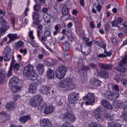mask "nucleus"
Listing matches in <instances>:
<instances>
[{
    "label": "nucleus",
    "instance_id": "obj_48",
    "mask_svg": "<svg viewBox=\"0 0 127 127\" xmlns=\"http://www.w3.org/2000/svg\"><path fill=\"white\" fill-rule=\"evenodd\" d=\"M89 127H101V125L95 123H91L89 124Z\"/></svg>",
    "mask_w": 127,
    "mask_h": 127
},
{
    "label": "nucleus",
    "instance_id": "obj_63",
    "mask_svg": "<svg viewBox=\"0 0 127 127\" xmlns=\"http://www.w3.org/2000/svg\"><path fill=\"white\" fill-rule=\"evenodd\" d=\"M42 52L45 55H47V56L50 55V54L47 51H46V50H45L44 48H42Z\"/></svg>",
    "mask_w": 127,
    "mask_h": 127
},
{
    "label": "nucleus",
    "instance_id": "obj_2",
    "mask_svg": "<svg viewBox=\"0 0 127 127\" xmlns=\"http://www.w3.org/2000/svg\"><path fill=\"white\" fill-rule=\"evenodd\" d=\"M37 29L38 38L40 40L41 42H42V43L48 42V41H47V37H49L50 35H51L50 31L48 30L45 31L44 33V35L42 36L43 33V30H42V29H43V26L40 24L38 25Z\"/></svg>",
    "mask_w": 127,
    "mask_h": 127
},
{
    "label": "nucleus",
    "instance_id": "obj_21",
    "mask_svg": "<svg viewBox=\"0 0 127 127\" xmlns=\"http://www.w3.org/2000/svg\"><path fill=\"white\" fill-rule=\"evenodd\" d=\"M99 67L104 69V70H111L113 68V65L111 64H105L103 63L98 64Z\"/></svg>",
    "mask_w": 127,
    "mask_h": 127
},
{
    "label": "nucleus",
    "instance_id": "obj_57",
    "mask_svg": "<svg viewBox=\"0 0 127 127\" xmlns=\"http://www.w3.org/2000/svg\"><path fill=\"white\" fill-rule=\"evenodd\" d=\"M114 90H115L116 92H120V88H119V85L115 84L112 87Z\"/></svg>",
    "mask_w": 127,
    "mask_h": 127
},
{
    "label": "nucleus",
    "instance_id": "obj_60",
    "mask_svg": "<svg viewBox=\"0 0 127 127\" xmlns=\"http://www.w3.org/2000/svg\"><path fill=\"white\" fill-rule=\"evenodd\" d=\"M13 68L14 70H19V68H20V64H15L14 65Z\"/></svg>",
    "mask_w": 127,
    "mask_h": 127
},
{
    "label": "nucleus",
    "instance_id": "obj_45",
    "mask_svg": "<svg viewBox=\"0 0 127 127\" xmlns=\"http://www.w3.org/2000/svg\"><path fill=\"white\" fill-rule=\"evenodd\" d=\"M66 37H67L66 35H63L62 37H61L59 40H58V43H62L64 40L66 39Z\"/></svg>",
    "mask_w": 127,
    "mask_h": 127
},
{
    "label": "nucleus",
    "instance_id": "obj_16",
    "mask_svg": "<svg viewBox=\"0 0 127 127\" xmlns=\"http://www.w3.org/2000/svg\"><path fill=\"white\" fill-rule=\"evenodd\" d=\"M54 111H55V107L53 106H49L45 108L44 113L45 114V115H49V114H52V113H53Z\"/></svg>",
    "mask_w": 127,
    "mask_h": 127
},
{
    "label": "nucleus",
    "instance_id": "obj_19",
    "mask_svg": "<svg viewBox=\"0 0 127 127\" xmlns=\"http://www.w3.org/2000/svg\"><path fill=\"white\" fill-rule=\"evenodd\" d=\"M127 106V104L125 103V101L122 102H115L114 103V107L115 109H123Z\"/></svg>",
    "mask_w": 127,
    "mask_h": 127
},
{
    "label": "nucleus",
    "instance_id": "obj_27",
    "mask_svg": "<svg viewBox=\"0 0 127 127\" xmlns=\"http://www.w3.org/2000/svg\"><path fill=\"white\" fill-rule=\"evenodd\" d=\"M102 104L104 107V108H106V109H109V110H112L113 109V106L109 101L107 100H102Z\"/></svg>",
    "mask_w": 127,
    "mask_h": 127
},
{
    "label": "nucleus",
    "instance_id": "obj_51",
    "mask_svg": "<svg viewBox=\"0 0 127 127\" xmlns=\"http://www.w3.org/2000/svg\"><path fill=\"white\" fill-rule=\"evenodd\" d=\"M42 44H43V45L45 46V47H46V48H47V49H48L50 52H51V53H53V51H52V49H51V48H49V46H47V42L42 43Z\"/></svg>",
    "mask_w": 127,
    "mask_h": 127
},
{
    "label": "nucleus",
    "instance_id": "obj_52",
    "mask_svg": "<svg viewBox=\"0 0 127 127\" xmlns=\"http://www.w3.org/2000/svg\"><path fill=\"white\" fill-rule=\"evenodd\" d=\"M89 67L90 68H92V69H97V68L98 67V65H97V64L94 63H91L89 64Z\"/></svg>",
    "mask_w": 127,
    "mask_h": 127
},
{
    "label": "nucleus",
    "instance_id": "obj_40",
    "mask_svg": "<svg viewBox=\"0 0 127 127\" xmlns=\"http://www.w3.org/2000/svg\"><path fill=\"white\" fill-rule=\"evenodd\" d=\"M39 13L36 12H33L32 13V17L34 20H36L39 19Z\"/></svg>",
    "mask_w": 127,
    "mask_h": 127
},
{
    "label": "nucleus",
    "instance_id": "obj_10",
    "mask_svg": "<svg viewBox=\"0 0 127 127\" xmlns=\"http://www.w3.org/2000/svg\"><path fill=\"white\" fill-rule=\"evenodd\" d=\"M83 101H85V105L86 106L90 105L91 103L95 102V98H94V94L88 93L86 96H84L83 99Z\"/></svg>",
    "mask_w": 127,
    "mask_h": 127
},
{
    "label": "nucleus",
    "instance_id": "obj_22",
    "mask_svg": "<svg viewBox=\"0 0 127 127\" xmlns=\"http://www.w3.org/2000/svg\"><path fill=\"white\" fill-rule=\"evenodd\" d=\"M90 67L88 66H83L81 67V69L80 70V75L81 76H85L87 74L88 71H90Z\"/></svg>",
    "mask_w": 127,
    "mask_h": 127
},
{
    "label": "nucleus",
    "instance_id": "obj_13",
    "mask_svg": "<svg viewBox=\"0 0 127 127\" xmlns=\"http://www.w3.org/2000/svg\"><path fill=\"white\" fill-rule=\"evenodd\" d=\"M94 117L98 122H103V117L101 115V109L98 107L93 111Z\"/></svg>",
    "mask_w": 127,
    "mask_h": 127
},
{
    "label": "nucleus",
    "instance_id": "obj_11",
    "mask_svg": "<svg viewBox=\"0 0 127 127\" xmlns=\"http://www.w3.org/2000/svg\"><path fill=\"white\" fill-rule=\"evenodd\" d=\"M40 125L42 127H52V122L48 119L41 120Z\"/></svg>",
    "mask_w": 127,
    "mask_h": 127
},
{
    "label": "nucleus",
    "instance_id": "obj_64",
    "mask_svg": "<svg viewBox=\"0 0 127 127\" xmlns=\"http://www.w3.org/2000/svg\"><path fill=\"white\" fill-rule=\"evenodd\" d=\"M18 99H20V95L17 94L13 95V100L14 101H17Z\"/></svg>",
    "mask_w": 127,
    "mask_h": 127
},
{
    "label": "nucleus",
    "instance_id": "obj_28",
    "mask_svg": "<svg viewBox=\"0 0 127 127\" xmlns=\"http://www.w3.org/2000/svg\"><path fill=\"white\" fill-rule=\"evenodd\" d=\"M30 116L27 115L24 116H22L19 118V121L21 123V124H25L26 122L29 121L30 120Z\"/></svg>",
    "mask_w": 127,
    "mask_h": 127
},
{
    "label": "nucleus",
    "instance_id": "obj_62",
    "mask_svg": "<svg viewBox=\"0 0 127 127\" xmlns=\"http://www.w3.org/2000/svg\"><path fill=\"white\" fill-rule=\"evenodd\" d=\"M118 24L119 23H118L117 20H114L111 22V24L113 27H116V26H118Z\"/></svg>",
    "mask_w": 127,
    "mask_h": 127
},
{
    "label": "nucleus",
    "instance_id": "obj_46",
    "mask_svg": "<svg viewBox=\"0 0 127 127\" xmlns=\"http://www.w3.org/2000/svg\"><path fill=\"white\" fill-rule=\"evenodd\" d=\"M64 58L66 60H70L71 59V55L68 53V52H65L64 53Z\"/></svg>",
    "mask_w": 127,
    "mask_h": 127
},
{
    "label": "nucleus",
    "instance_id": "obj_6",
    "mask_svg": "<svg viewBox=\"0 0 127 127\" xmlns=\"http://www.w3.org/2000/svg\"><path fill=\"white\" fill-rule=\"evenodd\" d=\"M0 24L2 26L0 28V36H2L4 34V33L9 29V26L7 25V22H6V21L4 20L2 16L0 17Z\"/></svg>",
    "mask_w": 127,
    "mask_h": 127
},
{
    "label": "nucleus",
    "instance_id": "obj_56",
    "mask_svg": "<svg viewBox=\"0 0 127 127\" xmlns=\"http://www.w3.org/2000/svg\"><path fill=\"white\" fill-rule=\"evenodd\" d=\"M115 80L117 82V83H119L120 81H121V75L120 74H117L115 77Z\"/></svg>",
    "mask_w": 127,
    "mask_h": 127
},
{
    "label": "nucleus",
    "instance_id": "obj_49",
    "mask_svg": "<svg viewBox=\"0 0 127 127\" xmlns=\"http://www.w3.org/2000/svg\"><path fill=\"white\" fill-rule=\"evenodd\" d=\"M15 64H17V63H16V61L14 60V56H13V57L12 58L10 67H12V68H13V65H15Z\"/></svg>",
    "mask_w": 127,
    "mask_h": 127
},
{
    "label": "nucleus",
    "instance_id": "obj_29",
    "mask_svg": "<svg viewBox=\"0 0 127 127\" xmlns=\"http://www.w3.org/2000/svg\"><path fill=\"white\" fill-rule=\"evenodd\" d=\"M62 13L64 16H66V15H68V14H70V9L68 8L67 5H64L63 6L62 9Z\"/></svg>",
    "mask_w": 127,
    "mask_h": 127
},
{
    "label": "nucleus",
    "instance_id": "obj_54",
    "mask_svg": "<svg viewBox=\"0 0 127 127\" xmlns=\"http://www.w3.org/2000/svg\"><path fill=\"white\" fill-rule=\"evenodd\" d=\"M97 10L98 11V12H101L102 11V5L101 4H98L95 6Z\"/></svg>",
    "mask_w": 127,
    "mask_h": 127
},
{
    "label": "nucleus",
    "instance_id": "obj_47",
    "mask_svg": "<svg viewBox=\"0 0 127 127\" xmlns=\"http://www.w3.org/2000/svg\"><path fill=\"white\" fill-rule=\"evenodd\" d=\"M19 52H20V53H21L22 54H23V56H25V55H26V54H27V49H21L19 50Z\"/></svg>",
    "mask_w": 127,
    "mask_h": 127
},
{
    "label": "nucleus",
    "instance_id": "obj_7",
    "mask_svg": "<svg viewBox=\"0 0 127 127\" xmlns=\"http://www.w3.org/2000/svg\"><path fill=\"white\" fill-rule=\"evenodd\" d=\"M127 63V55H126L123 59L121 60L119 63V65L116 67V70L120 72V73H126L127 69L124 65Z\"/></svg>",
    "mask_w": 127,
    "mask_h": 127
},
{
    "label": "nucleus",
    "instance_id": "obj_34",
    "mask_svg": "<svg viewBox=\"0 0 127 127\" xmlns=\"http://www.w3.org/2000/svg\"><path fill=\"white\" fill-rule=\"evenodd\" d=\"M3 59L5 62H9L10 59H12L13 57V55H3Z\"/></svg>",
    "mask_w": 127,
    "mask_h": 127
},
{
    "label": "nucleus",
    "instance_id": "obj_55",
    "mask_svg": "<svg viewBox=\"0 0 127 127\" xmlns=\"http://www.w3.org/2000/svg\"><path fill=\"white\" fill-rule=\"evenodd\" d=\"M12 67H10L8 71V73H7V77H10L11 75H12Z\"/></svg>",
    "mask_w": 127,
    "mask_h": 127
},
{
    "label": "nucleus",
    "instance_id": "obj_5",
    "mask_svg": "<svg viewBox=\"0 0 127 127\" xmlns=\"http://www.w3.org/2000/svg\"><path fill=\"white\" fill-rule=\"evenodd\" d=\"M67 73V67L63 65H60L56 71V77L58 79H63Z\"/></svg>",
    "mask_w": 127,
    "mask_h": 127
},
{
    "label": "nucleus",
    "instance_id": "obj_42",
    "mask_svg": "<svg viewBox=\"0 0 127 127\" xmlns=\"http://www.w3.org/2000/svg\"><path fill=\"white\" fill-rule=\"evenodd\" d=\"M33 9L35 11L39 12V11H40V9H41V6L38 4H35L33 7Z\"/></svg>",
    "mask_w": 127,
    "mask_h": 127
},
{
    "label": "nucleus",
    "instance_id": "obj_25",
    "mask_svg": "<svg viewBox=\"0 0 127 127\" xmlns=\"http://www.w3.org/2000/svg\"><path fill=\"white\" fill-rule=\"evenodd\" d=\"M19 81H21L17 77H13L9 80L10 86H12V85H15V84H18Z\"/></svg>",
    "mask_w": 127,
    "mask_h": 127
},
{
    "label": "nucleus",
    "instance_id": "obj_3",
    "mask_svg": "<svg viewBox=\"0 0 127 127\" xmlns=\"http://www.w3.org/2000/svg\"><path fill=\"white\" fill-rule=\"evenodd\" d=\"M59 87L64 89V90H69L75 88V84L72 81V79L67 78L65 80H62L59 82Z\"/></svg>",
    "mask_w": 127,
    "mask_h": 127
},
{
    "label": "nucleus",
    "instance_id": "obj_36",
    "mask_svg": "<svg viewBox=\"0 0 127 127\" xmlns=\"http://www.w3.org/2000/svg\"><path fill=\"white\" fill-rule=\"evenodd\" d=\"M29 43L33 46V47L34 48H38L39 47V44L36 42L34 40H28Z\"/></svg>",
    "mask_w": 127,
    "mask_h": 127
},
{
    "label": "nucleus",
    "instance_id": "obj_41",
    "mask_svg": "<svg viewBox=\"0 0 127 127\" xmlns=\"http://www.w3.org/2000/svg\"><path fill=\"white\" fill-rule=\"evenodd\" d=\"M104 117L108 121H113L114 120V116L110 114H105Z\"/></svg>",
    "mask_w": 127,
    "mask_h": 127
},
{
    "label": "nucleus",
    "instance_id": "obj_35",
    "mask_svg": "<svg viewBox=\"0 0 127 127\" xmlns=\"http://www.w3.org/2000/svg\"><path fill=\"white\" fill-rule=\"evenodd\" d=\"M43 18L45 22H46L47 23L50 22V16L48 14L44 13Z\"/></svg>",
    "mask_w": 127,
    "mask_h": 127
},
{
    "label": "nucleus",
    "instance_id": "obj_8",
    "mask_svg": "<svg viewBox=\"0 0 127 127\" xmlns=\"http://www.w3.org/2000/svg\"><path fill=\"white\" fill-rule=\"evenodd\" d=\"M79 100V94L75 92L70 93L68 97V103L71 105L77 104Z\"/></svg>",
    "mask_w": 127,
    "mask_h": 127
},
{
    "label": "nucleus",
    "instance_id": "obj_33",
    "mask_svg": "<svg viewBox=\"0 0 127 127\" xmlns=\"http://www.w3.org/2000/svg\"><path fill=\"white\" fill-rule=\"evenodd\" d=\"M3 55H13V54L11 53V50L10 49V47H6L5 48L3 51Z\"/></svg>",
    "mask_w": 127,
    "mask_h": 127
},
{
    "label": "nucleus",
    "instance_id": "obj_18",
    "mask_svg": "<svg viewBox=\"0 0 127 127\" xmlns=\"http://www.w3.org/2000/svg\"><path fill=\"white\" fill-rule=\"evenodd\" d=\"M64 118L69 120L70 123H74L76 121V116L73 113L64 114Z\"/></svg>",
    "mask_w": 127,
    "mask_h": 127
},
{
    "label": "nucleus",
    "instance_id": "obj_39",
    "mask_svg": "<svg viewBox=\"0 0 127 127\" xmlns=\"http://www.w3.org/2000/svg\"><path fill=\"white\" fill-rule=\"evenodd\" d=\"M24 43L22 41H19L15 45L16 48H21L23 47Z\"/></svg>",
    "mask_w": 127,
    "mask_h": 127
},
{
    "label": "nucleus",
    "instance_id": "obj_32",
    "mask_svg": "<svg viewBox=\"0 0 127 127\" xmlns=\"http://www.w3.org/2000/svg\"><path fill=\"white\" fill-rule=\"evenodd\" d=\"M70 43L68 41H65V42L63 43V48L65 52H67L70 49Z\"/></svg>",
    "mask_w": 127,
    "mask_h": 127
},
{
    "label": "nucleus",
    "instance_id": "obj_61",
    "mask_svg": "<svg viewBox=\"0 0 127 127\" xmlns=\"http://www.w3.org/2000/svg\"><path fill=\"white\" fill-rule=\"evenodd\" d=\"M60 27H61V25L59 24H58L55 25V30H56L57 31H60V30H61Z\"/></svg>",
    "mask_w": 127,
    "mask_h": 127
},
{
    "label": "nucleus",
    "instance_id": "obj_26",
    "mask_svg": "<svg viewBox=\"0 0 127 127\" xmlns=\"http://www.w3.org/2000/svg\"><path fill=\"white\" fill-rule=\"evenodd\" d=\"M7 36L9 39V41H14V40H16V39H18V36H17V33H9Z\"/></svg>",
    "mask_w": 127,
    "mask_h": 127
},
{
    "label": "nucleus",
    "instance_id": "obj_30",
    "mask_svg": "<svg viewBox=\"0 0 127 127\" xmlns=\"http://www.w3.org/2000/svg\"><path fill=\"white\" fill-rule=\"evenodd\" d=\"M5 79V70L1 69L0 71V84L3 82Z\"/></svg>",
    "mask_w": 127,
    "mask_h": 127
},
{
    "label": "nucleus",
    "instance_id": "obj_53",
    "mask_svg": "<svg viewBox=\"0 0 127 127\" xmlns=\"http://www.w3.org/2000/svg\"><path fill=\"white\" fill-rule=\"evenodd\" d=\"M72 4H73V3L71 2V0H66L65 1V5H66V6H72Z\"/></svg>",
    "mask_w": 127,
    "mask_h": 127
},
{
    "label": "nucleus",
    "instance_id": "obj_12",
    "mask_svg": "<svg viewBox=\"0 0 127 127\" xmlns=\"http://www.w3.org/2000/svg\"><path fill=\"white\" fill-rule=\"evenodd\" d=\"M51 90V87H47L46 85H41L39 89V91L42 95H47L48 94H50L49 90Z\"/></svg>",
    "mask_w": 127,
    "mask_h": 127
},
{
    "label": "nucleus",
    "instance_id": "obj_37",
    "mask_svg": "<svg viewBox=\"0 0 127 127\" xmlns=\"http://www.w3.org/2000/svg\"><path fill=\"white\" fill-rule=\"evenodd\" d=\"M21 90V86H13L11 87V91L13 93H16L17 92H19Z\"/></svg>",
    "mask_w": 127,
    "mask_h": 127
},
{
    "label": "nucleus",
    "instance_id": "obj_24",
    "mask_svg": "<svg viewBox=\"0 0 127 127\" xmlns=\"http://www.w3.org/2000/svg\"><path fill=\"white\" fill-rule=\"evenodd\" d=\"M17 104L15 102H11L10 103H8L6 104L5 108L8 110V111H11L16 108Z\"/></svg>",
    "mask_w": 127,
    "mask_h": 127
},
{
    "label": "nucleus",
    "instance_id": "obj_20",
    "mask_svg": "<svg viewBox=\"0 0 127 127\" xmlns=\"http://www.w3.org/2000/svg\"><path fill=\"white\" fill-rule=\"evenodd\" d=\"M90 84L94 87H99L101 85V81L97 78H92L90 80Z\"/></svg>",
    "mask_w": 127,
    "mask_h": 127
},
{
    "label": "nucleus",
    "instance_id": "obj_4",
    "mask_svg": "<svg viewBox=\"0 0 127 127\" xmlns=\"http://www.w3.org/2000/svg\"><path fill=\"white\" fill-rule=\"evenodd\" d=\"M43 102V97L40 95L33 96L30 101V106L36 108Z\"/></svg>",
    "mask_w": 127,
    "mask_h": 127
},
{
    "label": "nucleus",
    "instance_id": "obj_59",
    "mask_svg": "<svg viewBox=\"0 0 127 127\" xmlns=\"http://www.w3.org/2000/svg\"><path fill=\"white\" fill-rule=\"evenodd\" d=\"M10 20H11V23L13 26V27H14V26H15V18L12 17L11 18Z\"/></svg>",
    "mask_w": 127,
    "mask_h": 127
},
{
    "label": "nucleus",
    "instance_id": "obj_15",
    "mask_svg": "<svg viewBox=\"0 0 127 127\" xmlns=\"http://www.w3.org/2000/svg\"><path fill=\"white\" fill-rule=\"evenodd\" d=\"M98 75L102 78H104L105 79H109L110 78L109 72L106 70H100L98 72Z\"/></svg>",
    "mask_w": 127,
    "mask_h": 127
},
{
    "label": "nucleus",
    "instance_id": "obj_43",
    "mask_svg": "<svg viewBox=\"0 0 127 127\" xmlns=\"http://www.w3.org/2000/svg\"><path fill=\"white\" fill-rule=\"evenodd\" d=\"M70 114H73V108H72V106H68L67 108V111L65 113V115H68Z\"/></svg>",
    "mask_w": 127,
    "mask_h": 127
},
{
    "label": "nucleus",
    "instance_id": "obj_50",
    "mask_svg": "<svg viewBox=\"0 0 127 127\" xmlns=\"http://www.w3.org/2000/svg\"><path fill=\"white\" fill-rule=\"evenodd\" d=\"M118 29L119 30H121V31H122V32H124V33H127V28L125 27V26L123 27H118Z\"/></svg>",
    "mask_w": 127,
    "mask_h": 127
},
{
    "label": "nucleus",
    "instance_id": "obj_38",
    "mask_svg": "<svg viewBox=\"0 0 127 127\" xmlns=\"http://www.w3.org/2000/svg\"><path fill=\"white\" fill-rule=\"evenodd\" d=\"M121 117L124 121L127 122V107H126L124 109L123 114L121 115Z\"/></svg>",
    "mask_w": 127,
    "mask_h": 127
},
{
    "label": "nucleus",
    "instance_id": "obj_14",
    "mask_svg": "<svg viewBox=\"0 0 127 127\" xmlns=\"http://www.w3.org/2000/svg\"><path fill=\"white\" fill-rule=\"evenodd\" d=\"M38 85L36 83H31L29 87V93H36Z\"/></svg>",
    "mask_w": 127,
    "mask_h": 127
},
{
    "label": "nucleus",
    "instance_id": "obj_58",
    "mask_svg": "<svg viewBox=\"0 0 127 127\" xmlns=\"http://www.w3.org/2000/svg\"><path fill=\"white\" fill-rule=\"evenodd\" d=\"M29 10L30 9L29 7H27L25 9V11L24 12V15L25 17H26V16H28V11H29Z\"/></svg>",
    "mask_w": 127,
    "mask_h": 127
},
{
    "label": "nucleus",
    "instance_id": "obj_31",
    "mask_svg": "<svg viewBox=\"0 0 127 127\" xmlns=\"http://www.w3.org/2000/svg\"><path fill=\"white\" fill-rule=\"evenodd\" d=\"M108 127H122V124L116 122H110L108 123Z\"/></svg>",
    "mask_w": 127,
    "mask_h": 127
},
{
    "label": "nucleus",
    "instance_id": "obj_17",
    "mask_svg": "<svg viewBox=\"0 0 127 127\" xmlns=\"http://www.w3.org/2000/svg\"><path fill=\"white\" fill-rule=\"evenodd\" d=\"M36 68L40 75H42L44 73L45 69H44V64H39L36 65Z\"/></svg>",
    "mask_w": 127,
    "mask_h": 127
},
{
    "label": "nucleus",
    "instance_id": "obj_9",
    "mask_svg": "<svg viewBox=\"0 0 127 127\" xmlns=\"http://www.w3.org/2000/svg\"><path fill=\"white\" fill-rule=\"evenodd\" d=\"M105 97L107 98L109 101H116L119 99L120 94L118 93L111 92L107 91L105 93Z\"/></svg>",
    "mask_w": 127,
    "mask_h": 127
},
{
    "label": "nucleus",
    "instance_id": "obj_44",
    "mask_svg": "<svg viewBox=\"0 0 127 127\" xmlns=\"http://www.w3.org/2000/svg\"><path fill=\"white\" fill-rule=\"evenodd\" d=\"M28 37H29L30 39H28V41L35 39V37L33 36V31H30L28 32Z\"/></svg>",
    "mask_w": 127,
    "mask_h": 127
},
{
    "label": "nucleus",
    "instance_id": "obj_1",
    "mask_svg": "<svg viewBox=\"0 0 127 127\" xmlns=\"http://www.w3.org/2000/svg\"><path fill=\"white\" fill-rule=\"evenodd\" d=\"M24 76H25L29 79L32 81H35L37 79V73L36 71L33 70V65L29 64L25 67L23 71Z\"/></svg>",
    "mask_w": 127,
    "mask_h": 127
},
{
    "label": "nucleus",
    "instance_id": "obj_23",
    "mask_svg": "<svg viewBox=\"0 0 127 127\" xmlns=\"http://www.w3.org/2000/svg\"><path fill=\"white\" fill-rule=\"evenodd\" d=\"M46 77L49 80H52L54 78V71L51 69H48L47 71Z\"/></svg>",
    "mask_w": 127,
    "mask_h": 127
}]
</instances>
